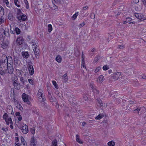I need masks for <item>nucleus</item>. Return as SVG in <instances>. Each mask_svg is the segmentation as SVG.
Returning <instances> with one entry per match:
<instances>
[{
    "mask_svg": "<svg viewBox=\"0 0 146 146\" xmlns=\"http://www.w3.org/2000/svg\"><path fill=\"white\" fill-rule=\"evenodd\" d=\"M31 44L32 47L35 54L36 58L39 57V50L38 44L35 40H33L31 42Z\"/></svg>",
    "mask_w": 146,
    "mask_h": 146,
    "instance_id": "1",
    "label": "nucleus"
},
{
    "mask_svg": "<svg viewBox=\"0 0 146 146\" xmlns=\"http://www.w3.org/2000/svg\"><path fill=\"white\" fill-rule=\"evenodd\" d=\"M5 59L3 58L0 60V67H3V68L8 66V60L10 59V61H12V59L11 57H9L7 59V56H5Z\"/></svg>",
    "mask_w": 146,
    "mask_h": 146,
    "instance_id": "2",
    "label": "nucleus"
},
{
    "mask_svg": "<svg viewBox=\"0 0 146 146\" xmlns=\"http://www.w3.org/2000/svg\"><path fill=\"white\" fill-rule=\"evenodd\" d=\"M37 96L38 100L40 102H44L45 100L44 95L43 94V90L42 89L39 90L38 92Z\"/></svg>",
    "mask_w": 146,
    "mask_h": 146,
    "instance_id": "3",
    "label": "nucleus"
},
{
    "mask_svg": "<svg viewBox=\"0 0 146 146\" xmlns=\"http://www.w3.org/2000/svg\"><path fill=\"white\" fill-rule=\"evenodd\" d=\"M21 132L24 134H26L28 132V126L26 124L22 123L20 127Z\"/></svg>",
    "mask_w": 146,
    "mask_h": 146,
    "instance_id": "4",
    "label": "nucleus"
},
{
    "mask_svg": "<svg viewBox=\"0 0 146 146\" xmlns=\"http://www.w3.org/2000/svg\"><path fill=\"white\" fill-rule=\"evenodd\" d=\"M22 98L25 102L28 104H30V102L29 100V95L25 93H23L22 95Z\"/></svg>",
    "mask_w": 146,
    "mask_h": 146,
    "instance_id": "5",
    "label": "nucleus"
},
{
    "mask_svg": "<svg viewBox=\"0 0 146 146\" xmlns=\"http://www.w3.org/2000/svg\"><path fill=\"white\" fill-rule=\"evenodd\" d=\"M121 75V72H115L112 75V77L115 80H117Z\"/></svg>",
    "mask_w": 146,
    "mask_h": 146,
    "instance_id": "6",
    "label": "nucleus"
},
{
    "mask_svg": "<svg viewBox=\"0 0 146 146\" xmlns=\"http://www.w3.org/2000/svg\"><path fill=\"white\" fill-rule=\"evenodd\" d=\"M135 16L138 19L142 21L145 20L144 16L142 14L139 13H135Z\"/></svg>",
    "mask_w": 146,
    "mask_h": 146,
    "instance_id": "7",
    "label": "nucleus"
},
{
    "mask_svg": "<svg viewBox=\"0 0 146 146\" xmlns=\"http://www.w3.org/2000/svg\"><path fill=\"white\" fill-rule=\"evenodd\" d=\"M17 18L20 22H21L22 21H25L27 19V17L25 15H23L22 16L19 15L17 17Z\"/></svg>",
    "mask_w": 146,
    "mask_h": 146,
    "instance_id": "8",
    "label": "nucleus"
},
{
    "mask_svg": "<svg viewBox=\"0 0 146 146\" xmlns=\"http://www.w3.org/2000/svg\"><path fill=\"white\" fill-rule=\"evenodd\" d=\"M29 74L31 75H33L34 73V69L33 66L32 65H29L28 67Z\"/></svg>",
    "mask_w": 146,
    "mask_h": 146,
    "instance_id": "9",
    "label": "nucleus"
},
{
    "mask_svg": "<svg viewBox=\"0 0 146 146\" xmlns=\"http://www.w3.org/2000/svg\"><path fill=\"white\" fill-rule=\"evenodd\" d=\"M13 83L15 89L18 90L20 89L21 87L20 84V83H19L18 82H15Z\"/></svg>",
    "mask_w": 146,
    "mask_h": 146,
    "instance_id": "10",
    "label": "nucleus"
},
{
    "mask_svg": "<svg viewBox=\"0 0 146 146\" xmlns=\"http://www.w3.org/2000/svg\"><path fill=\"white\" fill-rule=\"evenodd\" d=\"M14 102L15 104H16V107L17 108H19L20 110L22 111L23 110V108L22 107L20 103L17 100H15Z\"/></svg>",
    "mask_w": 146,
    "mask_h": 146,
    "instance_id": "11",
    "label": "nucleus"
},
{
    "mask_svg": "<svg viewBox=\"0 0 146 146\" xmlns=\"http://www.w3.org/2000/svg\"><path fill=\"white\" fill-rule=\"evenodd\" d=\"M16 43L18 45H20L23 43V39L22 37H19L16 40Z\"/></svg>",
    "mask_w": 146,
    "mask_h": 146,
    "instance_id": "12",
    "label": "nucleus"
},
{
    "mask_svg": "<svg viewBox=\"0 0 146 146\" xmlns=\"http://www.w3.org/2000/svg\"><path fill=\"white\" fill-rule=\"evenodd\" d=\"M104 77L102 75H100L98 78L97 81V82L100 83H102L104 80Z\"/></svg>",
    "mask_w": 146,
    "mask_h": 146,
    "instance_id": "13",
    "label": "nucleus"
},
{
    "mask_svg": "<svg viewBox=\"0 0 146 146\" xmlns=\"http://www.w3.org/2000/svg\"><path fill=\"white\" fill-rule=\"evenodd\" d=\"M30 142V146H36L35 144V140L34 137L31 138Z\"/></svg>",
    "mask_w": 146,
    "mask_h": 146,
    "instance_id": "14",
    "label": "nucleus"
},
{
    "mask_svg": "<svg viewBox=\"0 0 146 146\" xmlns=\"http://www.w3.org/2000/svg\"><path fill=\"white\" fill-rule=\"evenodd\" d=\"M7 122H5L6 124L7 125H9V124L11 125H13V121L11 117H8L7 119Z\"/></svg>",
    "mask_w": 146,
    "mask_h": 146,
    "instance_id": "15",
    "label": "nucleus"
},
{
    "mask_svg": "<svg viewBox=\"0 0 146 146\" xmlns=\"http://www.w3.org/2000/svg\"><path fill=\"white\" fill-rule=\"evenodd\" d=\"M7 68L8 72L9 73V74H11L13 72V67L11 66V67L9 66H7Z\"/></svg>",
    "mask_w": 146,
    "mask_h": 146,
    "instance_id": "16",
    "label": "nucleus"
},
{
    "mask_svg": "<svg viewBox=\"0 0 146 146\" xmlns=\"http://www.w3.org/2000/svg\"><path fill=\"white\" fill-rule=\"evenodd\" d=\"M76 141L78 143L80 144H82L83 143V141L80 139V136L78 135H76Z\"/></svg>",
    "mask_w": 146,
    "mask_h": 146,
    "instance_id": "17",
    "label": "nucleus"
},
{
    "mask_svg": "<svg viewBox=\"0 0 146 146\" xmlns=\"http://www.w3.org/2000/svg\"><path fill=\"white\" fill-rule=\"evenodd\" d=\"M23 56L25 58H28L29 57V53L28 52H22Z\"/></svg>",
    "mask_w": 146,
    "mask_h": 146,
    "instance_id": "18",
    "label": "nucleus"
},
{
    "mask_svg": "<svg viewBox=\"0 0 146 146\" xmlns=\"http://www.w3.org/2000/svg\"><path fill=\"white\" fill-rule=\"evenodd\" d=\"M21 145H23V146H27V144L26 143V142L25 140L24 139L23 137H21Z\"/></svg>",
    "mask_w": 146,
    "mask_h": 146,
    "instance_id": "19",
    "label": "nucleus"
},
{
    "mask_svg": "<svg viewBox=\"0 0 146 146\" xmlns=\"http://www.w3.org/2000/svg\"><path fill=\"white\" fill-rule=\"evenodd\" d=\"M12 80L13 83L15 82H18V79L17 76L14 75L12 77Z\"/></svg>",
    "mask_w": 146,
    "mask_h": 146,
    "instance_id": "20",
    "label": "nucleus"
},
{
    "mask_svg": "<svg viewBox=\"0 0 146 146\" xmlns=\"http://www.w3.org/2000/svg\"><path fill=\"white\" fill-rule=\"evenodd\" d=\"M56 60L58 63H60L62 61V57L60 55L57 56L56 58Z\"/></svg>",
    "mask_w": 146,
    "mask_h": 146,
    "instance_id": "21",
    "label": "nucleus"
},
{
    "mask_svg": "<svg viewBox=\"0 0 146 146\" xmlns=\"http://www.w3.org/2000/svg\"><path fill=\"white\" fill-rule=\"evenodd\" d=\"M62 79L64 80V81L65 82H66L68 80V78L67 77V74H64L62 77Z\"/></svg>",
    "mask_w": 146,
    "mask_h": 146,
    "instance_id": "22",
    "label": "nucleus"
},
{
    "mask_svg": "<svg viewBox=\"0 0 146 146\" xmlns=\"http://www.w3.org/2000/svg\"><path fill=\"white\" fill-rule=\"evenodd\" d=\"M8 114H7V113H5L3 116V118L5 120V122H7V119H8Z\"/></svg>",
    "mask_w": 146,
    "mask_h": 146,
    "instance_id": "23",
    "label": "nucleus"
},
{
    "mask_svg": "<svg viewBox=\"0 0 146 146\" xmlns=\"http://www.w3.org/2000/svg\"><path fill=\"white\" fill-rule=\"evenodd\" d=\"M20 81L21 82L22 84L24 85L25 84V82H27V81L24 80L23 78V77L21 76L20 77Z\"/></svg>",
    "mask_w": 146,
    "mask_h": 146,
    "instance_id": "24",
    "label": "nucleus"
},
{
    "mask_svg": "<svg viewBox=\"0 0 146 146\" xmlns=\"http://www.w3.org/2000/svg\"><path fill=\"white\" fill-rule=\"evenodd\" d=\"M7 45L5 43L3 42L1 45V48H3V49H4L6 48L7 47Z\"/></svg>",
    "mask_w": 146,
    "mask_h": 146,
    "instance_id": "25",
    "label": "nucleus"
},
{
    "mask_svg": "<svg viewBox=\"0 0 146 146\" xmlns=\"http://www.w3.org/2000/svg\"><path fill=\"white\" fill-rule=\"evenodd\" d=\"M48 31L50 33L51 32L52 30V26L51 24H49L48 25Z\"/></svg>",
    "mask_w": 146,
    "mask_h": 146,
    "instance_id": "26",
    "label": "nucleus"
},
{
    "mask_svg": "<svg viewBox=\"0 0 146 146\" xmlns=\"http://www.w3.org/2000/svg\"><path fill=\"white\" fill-rule=\"evenodd\" d=\"M108 144L109 146H114L115 143L114 142L111 141L108 142Z\"/></svg>",
    "mask_w": 146,
    "mask_h": 146,
    "instance_id": "27",
    "label": "nucleus"
},
{
    "mask_svg": "<svg viewBox=\"0 0 146 146\" xmlns=\"http://www.w3.org/2000/svg\"><path fill=\"white\" fill-rule=\"evenodd\" d=\"M104 117V115L102 114H100L96 116L95 119H100L103 118Z\"/></svg>",
    "mask_w": 146,
    "mask_h": 146,
    "instance_id": "28",
    "label": "nucleus"
},
{
    "mask_svg": "<svg viewBox=\"0 0 146 146\" xmlns=\"http://www.w3.org/2000/svg\"><path fill=\"white\" fill-rule=\"evenodd\" d=\"M0 74L1 75H4L5 74L2 67H0Z\"/></svg>",
    "mask_w": 146,
    "mask_h": 146,
    "instance_id": "29",
    "label": "nucleus"
},
{
    "mask_svg": "<svg viewBox=\"0 0 146 146\" xmlns=\"http://www.w3.org/2000/svg\"><path fill=\"white\" fill-rule=\"evenodd\" d=\"M48 95H49V96H48L50 100V101L51 102H54L55 100V99H54V98H53L51 96V94H50L49 93Z\"/></svg>",
    "mask_w": 146,
    "mask_h": 146,
    "instance_id": "30",
    "label": "nucleus"
},
{
    "mask_svg": "<svg viewBox=\"0 0 146 146\" xmlns=\"http://www.w3.org/2000/svg\"><path fill=\"white\" fill-rule=\"evenodd\" d=\"M101 69V67L100 66H99L96 68L95 69L94 72L95 73H97L99 72Z\"/></svg>",
    "mask_w": 146,
    "mask_h": 146,
    "instance_id": "31",
    "label": "nucleus"
},
{
    "mask_svg": "<svg viewBox=\"0 0 146 146\" xmlns=\"http://www.w3.org/2000/svg\"><path fill=\"white\" fill-rule=\"evenodd\" d=\"M3 2L4 3L6 4L7 7H9V2L7 0H3Z\"/></svg>",
    "mask_w": 146,
    "mask_h": 146,
    "instance_id": "32",
    "label": "nucleus"
},
{
    "mask_svg": "<svg viewBox=\"0 0 146 146\" xmlns=\"http://www.w3.org/2000/svg\"><path fill=\"white\" fill-rule=\"evenodd\" d=\"M57 141L56 139L54 140L52 142V146H57Z\"/></svg>",
    "mask_w": 146,
    "mask_h": 146,
    "instance_id": "33",
    "label": "nucleus"
},
{
    "mask_svg": "<svg viewBox=\"0 0 146 146\" xmlns=\"http://www.w3.org/2000/svg\"><path fill=\"white\" fill-rule=\"evenodd\" d=\"M78 15V12L76 13L72 16V20H74L77 17Z\"/></svg>",
    "mask_w": 146,
    "mask_h": 146,
    "instance_id": "34",
    "label": "nucleus"
},
{
    "mask_svg": "<svg viewBox=\"0 0 146 146\" xmlns=\"http://www.w3.org/2000/svg\"><path fill=\"white\" fill-rule=\"evenodd\" d=\"M15 31L16 32L17 34H19L20 33V30L18 28H16L15 30Z\"/></svg>",
    "mask_w": 146,
    "mask_h": 146,
    "instance_id": "35",
    "label": "nucleus"
},
{
    "mask_svg": "<svg viewBox=\"0 0 146 146\" xmlns=\"http://www.w3.org/2000/svg\"><path fill=\"white\" fill-rule=\"evenodd\" d=\"M3 10L4 9L3 7L0 5V14H3Z\"/></svg>",
    "mask_w": 146,
    "mask_h": 146,
    "instance_id": "36",
    "label": "nucleus"
},
{
    "mask_svg": "<svg viewBox=\"0 0 146 146\" xmlns=\"http://www.w3.org/2000/svg\"><path fill=\"white\" fill-rule=\"evenodd\" d=\"M24 3L26 5V8L28 9L29 7L28 2L27 0H24Z\"/></svg>",
    "mask_w": 146,
    "mask_h": 146,
    "instance_id": "37",
    "label": "nucleus"
},
{
    "mask_svg": "<svg viewBox=\"0 0 146 146\" xmlns=\"http://www.w3.org/2000/svg\"><path fill=\"white\" fill-rule=\"evenodd\" d=\"M102 68L104 70H106L109 69V67L108 66L106 65L104 66Z\"/></svg>",
    "mask_w": 146,
    "mask_h": 146,
    "instance_id": "38",
    "label": "nucleus"
},
{
    "mask_svg": "<svg viewBox=\"0 0 146 146\" xmlns=\"http://www.w3.org/2000/svg\"><path fill=\"white\" fill-rule=\"evenodd\" d=\"M28 81L29 83L31 85H33L34 81L32 79H28Z\"/></svg>",
    "mask_w": 146,
    "mask_h": 146,
    "instance_id": "39",
    "label": "nucleus"
},
{
    "mask_svg": "<svg viewBox=\"0 0 146 146\" xmlns=\"http://www.w3.org/2000/svg\"><path fill=\"white\" fill-rule=\"evenodd\" d=\"M17 74L18 76L21 75L22 76L21 71L19 70H17Z\"/></svg>",
    "mask_w": 146,
    "mask_h": 146,
    "instance_id": "40",
    "label": "nucleus"
},
{
    "mask_svg": "<svg viewBox=\"0 0 146 146\" xmlns=\"http://www.w3.org/2000/svg\"><path fill=\"white\" fill-rule=\"evenodd\" d=\"M17 14L18 15H21L22 14V12L21 10L17 8Z\"/></svg>",
    "mask_w": 146,
    "mask_h": 146,
    "instance_id": "41",
    "label": "nucleus"
},
{
    "mask_svg": "<svg viewBox=\"0 0 146 146\" xmlns=\"http://www.w3.org/2000/svg\"><path fill=\"white\" fill-rule=\"evenodd\" d=\"M53 85L56 88H57V84L56 82L55 81H53L52 82Z\"/></svg>",
    "mask_w": 146,
    "mask_h": 146,
    "instance_id": "42",
    "label": "nucleus"
},
{
    "mask_svg": "<svg viewBox=\"0 0 146 146\" xmlns=\"http://www.w3.org/2000/svg\"><path fill=\"white\" fill-rule=\"evenodd\" d=\"M35 127L32 128L31 129V133L33 134H34L35 133Z\"/></svg>",
    "mask_w": 146,
    "mask_h": 146,
    "instance_id": "43",
    "label": "nucleus"
},
{
    "mask_svg": "<svg viewBox=\"0 0 146 146\" xmlns=\"http://www.w3.org/2000/svg\"><path fill=\"white\" fill-rule=\"evenodd\" d=\"M98 102L99 103L98 104V105L99 106H102V104L101 103L102 102L101 100L100 99H98Z\"/></svg>",
    "mask_w": 146,
    "mask_h": 146,
    "instance_id": "44",
    "label": "nucleus"
},
{
    "mask_svg": "<svg viewBox=\"0 0 146 146\" xmlns=\"http://www.w3.org/2000/svg\"><path fill=\"white\" fill-rule=\"evenodd\" d=\"M85 25V23L84 22H83L81 24L79 25L78 26V27H79L80 28H81L83 26H84Z\"/></svg>",
    "mask_w": 146,
    "mask_h": 146,
    "instance_id": "45",
    "label": "nucleus"
},
{
    "mask_svg": "<svg viewBox=\"0 0 146 146\" xmlns=\"http://www.w3.org/2000/svg\"><path fill=\"white\" fill-rule=\"evenodd\" d=\"M84 55L83 54H82V63H83L84 62Z\"/></svg>",
    "mask_w": 146,
    "mask_h": 146,
    "instance_id": "46",
    "label": "nucleus"
},
{
    "mask_svg": "<svg viewBox=\"0 0 146 146\" xmlns=\"http://www.w3.org/2000/svg\"><path fill=\"white\" fill-rule=\"evenodd\" d=\"M90 17L92 19H94L95 18V15L94 13H91L90 15Z\"/></svg>",
    "mask_w": 146,
    "mask_h": 146,
    "instance_id": "47",
    "label": "nucleus"
},
{
    "mask_svg": "<svg viewBox=\"0 0 146 146\" xmlns=\"http://www.w3.org/2000/svg\"><path fill=\"white\" fill-rule=\"evenodd\" d=\"M1 129L5 132H6L8 130L7 128H5L4 127H2Z\"/></svg>",
    "mask_w": 146,
    "mask_h": 146,
    "instance_id": "48",
    "label": "nucleus"
},
{
    "mask_svg": "<svg viewBox=\"0 0 146 146\" xmlns=\"http://www.w3.org/2000/svg\"><path fill=\"white\" fill-rule=\"evenodd\" d=\"M142 1L144 6L146 7V0H142Z\"/></svg>",
    "mask_w": 146,
    "mask_h": 146,
    "instance_id": "49",
    "label": "nucleus"
},
{
    "mask_svg": "<svg viewBox=\"0 0 146 146\" xmlns=\"http://www.w3.org/2000/svg\"><path fill=\"white\" fill-rule=\"evenodd\" d=\"M118 48L119 49L123 48H124V46L123 45H119L118 46Z\"/></svg>",
    "mask_w": 146,
    "mask_h": 146,
    "instance_id": "50",
    "label": "nucleus"
},
{
    "mask_svg": "<svg viewBox=\"0 0 146 146\" xmlns=\"http://www.w3.org/2000/svg\"><path fill=\"white\" fill-rule=\"evenodd\" d=\"M133 1L134 3H137L139 2V0H133Z\"/></svg>",
    "mask_w": 146,
    "mask_h": 146,
    "instance_id": "51",
    "label": "nucleus"
},
{
    "mask_svg": "<svg viewBox=\"0 0 146 146\" xmlns=\"http://www.w3.org/2000/svg\"><path fill=\"white\" fill-rule=\"evenodd\" d=\"M4 22V20L2 18H0V24L3 23Z\"/></svg>",
    "mask_w": 146,
    "mask_h": 146,
    "instance_id": "52",
    "label": "nucleus"
},
{
    "mask_svg": "<svg viewBox=\"0 0 146 146\" xmlns=\"http://www.w3.org/2000/svg\"><path fill=\"white\" fill-rule=\"evenodd\" d=\"M17 118L19 121H21L22 119V117L21 116V115L19 116H18Z\"/></svg>",
    "mask_w": 146,
    "mask_h": 146,
    "instance_id": "53",
    "label": "nucleus"
},
{
    "mask_svg": "<svg viewBox=\"0 0 146 146\" xmlns=\"http://www.w3.org/2000/svg\"><path fill=\"white\" fill-rule=\"evenodd\" d=\"M15 5L17 6L18 7H21V5H19L18 4V2H17L16 3H14Z\"/></svg>",
    "mask_w": 146,
    "mask_h": 146,
    "instance_id": "54",
    "label": "nucleus"
},
{
    "mask_svg": "<svg viewBox=\"0 0 146 146\" xmlns=\"http://www.w3.org/2000/svg\"><path fill=\"white\" fill-rule=\"evenodd\" d=\"M8 19L10 20H13V18L12 17H11L9 15L8 16Z\"/></svg>",
    "mask_w": 146,
    "mask_h": 146,
    "instance_id": "55",
    "label": "nucleus"
},
{
    "mask_svg": "<svg viewBox=\"0 0 146 146\" xmlns=\"http://www.w3.org/2000/svg\"><path fill=\"white\" fill-rule=\"evenodd\" d=\"M82 66L84 67V68H86V66H85V62L84 61V62L82 63Z\"/></svg>",
    "mask_w": 146,
    "mask_h": 146,
    "instance_id": "56",
    "label": "nucleus"
},
{
    "mask_svg": "<svg viewBox=\"0 0 146 146\" xmlns=\"http://www.w3.org/2000/svg\"><path fill=\"white\" fill-rule=\"evenodd\" d=\"M142 78L145 79L146 78V76L145 75H142L141 76Z\"/></svg>",
    "mask_w": 146,
    "mask_h": 146,
    "instance_id": "57",
    "label": "nucleus"
},
{
    "mask_svg": "<svg viewBox=\"0 0 146 146\" xmlns=\"http://www.w3.org/2000/svg\"><path fill=\"white\" fill-rule=\"evenodd\" d=\"M16 116H19L20 115V113L19 112H17L15 113Z\"/></svg>",
    "mask_w": 146,
    "mask_h": 146,
    "instance_id": "58",
    "label": "nucleus"
},
{
    "mask_svg": "<svg viewBox=\"0 0 146 146\" xmlns=\"http://www.w3.org/2000/svg\"><path fill=\"white\" fill-rule=\"evenodd\" d=\"M88 8V6H86L83 7V9L84 10H85L87 9Z\"/></svg>",
    "mask_w": 146,
    "mask_h": 146,
    "instance_id": "59",
    "label": "nucleus"
},
{
    "mask_svg": "<svg viewBox=\"0 0 146 146\" xmlns=\"http://www.w3.org/2000/svg\"><path fill=\"white\" fill-rule=\"evenodd\" d=\"M140 108H137V109L134 110V111H137L138 112H139V111H140Z\"/></svg>",
    "mask_w": 146,
    "mask_h": 146,
    "instance_id": "60",
    "label": "nucleus"
},
{
    "mask_svg": "<svg viewBox=\"0 0 146 146\" xmlns=\"http://www.w3.org/2000/svg\"><path fill=\"white\" fill-rule=\"evenodd\" d=\"M143 31L144 32H146V26L143 29Z\"/></svg>",
    "mask_w": 146,
    "mask_h": 146,
    "instance_id": "61",
    "label": "nucleus"
},
{
    "mask_svg": "<svg viewBox=\"0 0 146 146\" xmlns=\"http://www.w3.org/2000/svg\"><path fill=\"white\" fill-rule=\"evenodd\" d=\"M54 1L57 3H60L61 1V0H54Z\"/></svg>",
    "mask_w": 146,
    "mask_h": 146,
    "instance_id": "62",
    "label": "nucleus"
},
{
    "mask_svg": "<svg viewBox=\"0 0 146 146\" xmlns=\"http://www.w3.org/2000/svg\"><path fill=\"white\" fill-rule=\"evenodd\" d=\"M26 86L27 89H29L30 88V87L29 84H27L26 85Z\"/></svg>",
    "mask_w": 146,
    "mask_h": 146,
    "instance_id": "63",
    "label": "nucleus"
},
{
    "mask_svg": "<svg viewBox=\"0 0 146 146\" xmlns=\"http://www.w3.org/2000/svg\"><path fill=\"white\" fill-rule=\"evenodd\" d=\"M15 146H20L19 144L18 143H15Z\"/></svg>",
    "mask_w": 146,
    "mask_h": 146,
    "instance_id": "64",
    "label": "nucleus"
}]
</instances>
